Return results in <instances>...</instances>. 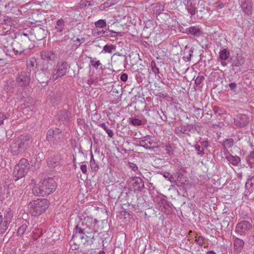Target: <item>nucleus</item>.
<instances>
[{
    "instance_id": "nucleus-1",
    "label": "nucleus",
    "mask_w": 254,
    "mask_h": 254,
    "mask_svg": "<svg viewBox=\"0 0 254 254\" xmlns=\"http://www.w3.org/2000/svg\"><path fill=\"white\" fill-rule=\"evenodd\" d=\"M103 236V234L96 235V233H95V234L93 235L91 238V236L86 235L81 230L80 224L77 225L74 229L72 238L70 240V243L74 249H76L81 245H91L96 241L99 243L100 241L101 240V237Z\"/></svg>"
},
{
    "instance_id": "nucleus-2",
    "label": "nucleus",
    "mask_w": 254,
    "mask_h": 254,
    "mask_svg": "<svg viewBox=\"0 0 254 254\" xmlns=\"http://www.w3.org/2000/svg\"><path fill=\"white\" fill-rule=\"evenodd\" d=\"M40 57L46 63L44 64L42 71L38 74V80L41 83H47L49 80V70L52 68V64L56 62L57 55L53 51L44 50L41 52Z\"/></svg>"
},
{
    "instance_id": "nucleus-3",
    "label": "nucleus",
    "mask_w": 254,
    "mask_h": 254,
    "mask_svg": "<svg viewBox=\"0 0 254 254\" xmlns=\"http://www.w3.org/2000/svg\"><path fill=\"white\" fill-rule=\"evenodd\" d=\"M57 188V183L52 178H48L35 184L32 190L35 196H44L54 192Z\"/></svg>"
},
{
    "instance_id": "nucleus-4",
    "label": "nucleus",
    "mask_w": 254,
    "mask_h": 254,
    "mask_svg": "<svg viewBox=\"0 0 254 254\" xmlns=\"http://www.w3.org/2000/svg\"><path fill=\"white\" fill-rule=\"evenodd\" d=\"M49 204V201L47 199L38 198L28 204L29 212L32 216H39L48 208Z\"/></svg>"
},
{
    "instance_id": "nucleus-5",
    "label": "nucleus",
    "mask_w": 254,
    "mask_h": 254,
    "mask_svg": "<svg viewBox=\"0 0 254 254\" xmlns=\"http://www.w3.org/2000/svg\"><path fill=\"white\" fill-rule=\"evenodd\" d=\"M46 139L56 147L62 146L65 140L64 132L59 128L49 129L47 132Z\"/></svg>"
},
{
    "instance_id": "nucleus-6",
    "label": "nucleus",
    "mask_w": 254,
    "mask_h": 254,
    "mask_svg": "<svg viewBox=\"0 0 254 254\" xmlns=\"http://www.w3.org/2000/svg\"><path fill=\"white\" fill-rule=\"evenodd\" d=\"M30 168V164L27 159L22 158L15 166L13 171V177L16 182L24 177L27 174Z\"/></svg>"
},
{
    "instance_id": "nucleus-7",
    "label": "nucleus",
    "mask_w": 254,
    "mask_h": 254,
    "mask_svg": "<svg viewBox=\"0 0 254 254\" xmlns=\"http://www.w3.org/2000/svg\"><path fill=\"white\" fill-rule=\"evenodd\" d=\"M69 67L66 62H61L57 63L55 68L53 69L52 74L50 73L49 80H56L63 77L67 72Z\"/></svg>"
},
{
    "instance_id": "nucleus-8",
    "label": "nucleus",
    "mask_w": 254,
    "mask_h": 254,
    "mask_svg": "<svg viewBox=\"0 0 254 254\" xmlns=\"http://www.w3.org/2000/svg\"><path fill=\"white\" fill-rule=\"evenodd\" d=\"M18 41L16 44L19 46L17 48L19 51V55L24 53L25 50L30 49L31 41L27 34L22 33L21 34L18 38Z\"/></svg>"
},
{
    "instance_id": "nucleus-9",
    "label": "nucleus",
    "mask_w": 254,
    "mask_h": 254,
    "mask_svg": "<svg viewBox=\"0 0 254 254\" xmlns=\"http://www.w3.org/2000/svg\"><path fill=\"white\" fill-rule=\"evenodd\" d=\"M252 227V224L249 221L243 220L237 224L235 232L239 236H245L249 234Z\"/></svg>"
},
{
    "instance_id": "nucleus-10",
    "label": "nucleus",
    "mask_w": 254,
    "mask_h": 254,
    "mask_svg": "<svg viewBox=\"0 0 254 254\" xmlns=\"http://www.w3.org/2000/svg\"><path fill=\"white\" fill-rule=\"evenodd\" d=\"M15 81L19 87L27 86L30 82V74L25 72H21L17 75Z\"/></svg>"
},
{
    "instance_id": "nucleus-11",
    "label": "nucleus",
    "mask_w": 254,
    "mask_h": 254,
    "mask_svg": "<svg viewBox=\"0 0 254 254\" xmlns=\"http://www.w3.org/2000/svg\"><path fill=\"white\" fill-rule=\"evenodd\" d=\"M13 216V212L10 208H7L4 212V221L2 226L0 228V234H3L7 229Z\"/></svg>"
},
{
    "instance_id": "nucleus-12",
    "label": "nucleus",
    "mask_w": 254,
    "mask_h": 254,
    "mask_svg": "<svg viewBox=\"0 0 254 254\" xmlns=\"http://www.w3.org/2000/svg\"><path fill=\"white\" fill-rule=\"evenodd\" d=\"M2 42L4 44L3 51L6 56L8 55V52H10L11 51H13L15 55L19 54V51L17 47L16 49L15 47H13V45H16V43H14L10 38H9L8 39L7 38H3Z\"/></svg>"
},
{
    "instance_id": "nucleus-13",
    "label": "nucleus",
    "mask_w": 254,
    "mask_h": 254,
    "mask_svg": "<svg viewBox=\"0 0 254 254\" xmlns=\"http://www.w3.org/2000/svg\"><path fill=\"white\" fill-rule=\"evenodd\" d=\"M144 139L140 140L138 144H136V146L144 148L147 150H152L158 145L157 142L154 141L149 136H145Z\"/></svg>"
},
{
    "instance_id": "nucleus-14",
    "label": "nucleus",
    "mask_w": 254,
    "mask_h": 254,
    "mask_svg": "<svg viewBox=\"0 0 254 254\" xmlns=\"http://www.w3.org/2000/svg\"><path fill=\"white\" fill-rule=\"evenodd\" d=\"M250 120L248 116L244 114H239L234 119V124L237 127L241 128L247 126Z\"/></svg>"
},
{
    "instance_id": "nucleus-15",
    "label": "nucleus",
    "mask_w": 254,
    "mask_h": 254,
    "mask_svg": "<svg viewBox=\"0 0 254 254\" xmlns=\"http://www.w3.org/2000/svg\"><path fill=\"white\" fill-rule=\"evenodd\" d=\"M17 139L19 141L21 149L23 152L29 147L32 142V138L28 134H22L17 137Z\"/></svg>"
},
{
    "instance_id": "nucleus-16",
    "label": "nucleus",
    "mask_w": 254,
    "mask_h": 254,
    "mask_svg": "<svg viewBox=\"0 0 254 254\" xmlns=\"http://www.w3.org/2000/svg\"><path fill=\"white\" fill-rule=\"evenodd\" d=\"M175 132L178 136H182V134H186L188 136H190V124H187L176 127Z\"/></svg>"
},
{
    "instance_id": "nucleus-17",
    "label": "nucleus",
    "mask_w": 254,
    "mask_h": 254,
    "mask_svg": "<svg viewBox=\"0 0 254 254\" xmlns=\"http://www.w3.org/2000/svg\"><path fill=\"white\" fill-rule=\"evenodd\" d=\"M133 188L135 190L141 191L144 188V182L140 177H134L131 182Z\"/></svg>"
},
{
    "instance_id": "nucleus-18",
    "label": "nucleus",
    "mask_w": 254,
    "mask_h": 254,
    "mask_svg": "<svg viewBox=\"0 0 254 254\" xmlns=\"http://www.w3.org/2000/svg\"><path fill=\"white\" fill-rule=\"evenodd\" d=\"M58 118L60 122L64 124L69 122L71 118V113L65 110H61L59 112Z\"/></svg>"
},
{
    "instance_id": "nucleus-19",
    "label": "nucleus",
    "mask_w": 254,
    "mask_h": 254,
    "mask_svg": "<svg viewBox=\"0 0 254 254\" xmlns=\"http://www.w3.org/2000/svg\"><path fill=\"white\" fill-rule=\"evenodd\" d=\"M10 151L13 155H17L23 152L19 144V141L15 138L10 145Z\"/></svg>"
},
{
    "instance_id": "nucleus-20",
    "label": "nucleus",
    "mask_w": 254,
    "mask_h": 254,
    "mask_svg": "<svg viewBox=\"0 0 254 254\" xmlns=\"http://www.w3.org/2000/svg\"><path fill=\"white\" fill-rule=\"evenodd\" d=\"M185 5L186 8L187 10L188 13L190 14L191 17L195 15L196 12L197 11L195 4L192 3L190 0H188L187 3L185 4Z\"/></svg>"
},
{
    "instance_id": "nucleus-21",
    "label": "nucleus",
    "mask_w": 254,
    "mask_h": 254,
    "mask_svg": "<svg viewBox=\"0 0 254 254\" xmlns=\"http://www.w3.org/2000/svg\"><path fill=\"white\" fill-rule=\"evenodd\" d=\"M15 81L10 82L5 87V90L8 94H12L15 91H18V87Z\"/></svg>"
},
{
    "instance_id": "nucleus-22",
    "label": "nucleus",
    "mask_w": 254,
    "mask_h": 254,
    "mask_svg": "<svg viewBox=\"0 0 254 254\" xmlns=\"http://www.w3.org/2000/svg\"><path fill=\"white\" fill-rule=\"evenodd\" d=\"M82 231H83L86 235L88 236H91V238L92 237L93 235L95 234L96 233V235L97 234H103L104 236L101 237V240H102V238L104 237L105 235L107 234H105L104 233H98L97 231L95 230L94 228L92 227V225H89V226H86V227L83 229H81Z\"/></svg>"
},
{
    "instance_id": "nucleus-23",
    "label": "nucleus",
    "mask_w": 254,
    "mask_h": 254,
    "mask_svg": "<svg viewBox=\"0 0 254 254\" xmlns=\"http://www.w3.org/2000/svg\"><path fill=\"white\" fill-rule=\"evenodd\" d=\"M187 33L188 34H191L195 37H199L201 34L202 32L198 26H191L187 29Z\"/></svg>"
},
{
    "instance_id": "nucleus-24",
    "label": "nucleus",
    "mask_w": 254,
    "mask_h": 254,
    "mask_svg": "<svg viewBox=\"0 0 254 254\" xmlns=\"http://www.w3.org/2000/svg\"><path fill=\"white\" fill-rule=\"evenodd\" d=\"M235 239L234 240V248L236 250L241 251L243 249L244 246V242L243 240L236 238L233 236Z\"/></svg>"
},
{
    "instance_id": "nucleus-25",
    "label": "nucleus",
    "mask_w": 254,
    "mask_h": 254,
    "mask_svg": "<svg viewBox=\"0 0 254 254\" xmlns=\"http://www.w3.org/2000/svg\"><path fill=\"white\" fill-rule=\"evenodd\" d=\"M241 7L243 11L247 15H250L252 13V7L250 3L246 1H244Z\"/></svg>"
},
{
    "instance_id": "nucleus-26",
    "label": "nucleus",
    "mask_w": 254,
    "mask_h": 254,
    "mask_svg": "<svg viewBox=\"0 0 254 254\" xmlns=\"http://www.w3.org/2000/svg\"><path fill=\"white\" fill-rule=\"evenodd\" d=\"M226 158L227 160L232 165H237L240 162V158L237 156H233L232 154H228L226 156Z\"/></svg>"
},
{
    "instance_id": "nucleus-27",
    "label": "nucleus",
    "mask_w": 254,
    "mask_h": 254,
    "mask_svg": "<svg viewBox=\"0 0 254 254\" xmlns=\"http://www.w3.org/2000/svg\"><path fill=\"white\" fill-rule=\"evenodd\" d=\"M230 52L227 49H224L219 52L218 60L225 61L230 57Z\"/></svg>"
},
{
    "instance_id": "nucleus-28",
    "label": "nucleus",
    "mask_w": 254,
    "mask_h": 254,
    "mask_svg": "<svg viewBox=\"0 0 254 254\" xmlns=\"http://www.w3.org/2000/svg\"><path fill=\"white\" fill-rule=\"evenodd\" d=\"M64 26V22L63 19H58L56 23L55 29L58 32H62Z\"/></svg>"
},
{
    "instance_id": "nucleus-29",
    "label": "nucleus",
    "mask_w": 254,
    "mask_h": 254,
    "mask_svg": "<svg viewBox=\"0 0 254 254\" xmlns=\"http://www.w3.org/2000/svg\"><path fill=\"white\" fill-rule=\"evenodd\" d=\"M90 165L91 169L96 172L99 169V166L97 163L96 162L92 153H91V159L90 161Z\"/></svg>"
},
{
    "instance_id": "nucleus-30",
    "label": "nucleus",
    "mask_w": 254,
    "mask_h": 254,
    "mask_svg": "<svg viewBox=\"0 0 254 254\" xmlns=\"http://www.w3.org/2000/svg\"><path fill=\"white\" fill-rule=\"evenodd\" d=\"M246 187L251 191L254 190V176L249 179L246 183Z\"/></svg>"
},
{
    "instance_id": "nucleus-31",
    "label": "nucleus",
    "mask_w": 254,
    "mask_h": 254,
    "mask_svg": "<svg viewBox=\"0 0 254 254\" xmlns=\"http://www.w3.org/2000/svg\"><path fill=\"white\" fill-rule=\"evenodd\" d=\"M193 116L197 119L201 118L203 116V110L193 106Z\"/></svg>"
},
{
    "instance_id": "nucleus-32",
    "label": "nucleus",
    "mask_w": 254,
    "mask_h": 254,
    "mask_svg": "<svg viewBox=\"0 0 254 254\" xmlns=\"http://www.w3.org/2000/svg\"><path fill=\"white\" fill-rule=\"evenodd\" d=\"M164 6L163 4L157 3L155 7L154 13L156 15L160 14L164 10Z\"/></svg>"
},
{
    "instance_id": "nucleus-33",
    "label": "nucleus",
    "mask_w": 254,
    "mask_h": 254,
    "mask_svg": "<svg viewBox=\"0 0 254 254\" xmlns=\"http://www.w3.org/2000/svg\"><path fill=\"white\" fill-rule=\"evenodd\" d=\"M98 126L103 128L106 131L110 137H113L114 135L113 130L112 129H109L105 123L100 124L98 125Z\"/></svg>"
},
{
    "instance_id": "nucleus-34",
    "label": "nucleus",
    "mask_w": 254,
    "mask_h": 254,
    "mask_svg": "<svg viewBox=\"0 0 254 254\" xmlns=\"http://www.w3.org/2000/svg\"><path fill=\"white\" fill-rule=\"evenodd\" d=\"M95 25L96 28H103L107 26L106 21L104 19H100L95 22Z\"/></svg>"
},
{
    "instance_id": "nucleus-35",
    "label": "nucleus",
    "mask_w": 254,
    "mask_h": 254,
    "mask_svg": "<svg viewBox=\"0 0 254 254\" xmlns=\"http://www.w3.org/2000/svg\"><path fill=\"white\" fill-rule=\"evenodd\" d=\"M62 99V97L61 93L60 92L56 91V93L53 94L52 100L53 101L54 103H56L61 101Z\"/></svg>"
},
{
    "instance_id": "nucleus-36",
    "label": "nucleus",
    "mask_w": 254,
    "mask_h": 254,
    "mask_svg": "<svg viewBox=\"0 0 254 254\" xmlns=\"http://www.w3.org/2000/svg\"><path fill=\"white\" fill-rule=\"evenodd\" d=\"M90 59H91L90 63L95 68L98 69L99 66H100V68H102V64L99 61H95L91 57H90Z\"/></svg>"
},
{
    "instance_id": "nucleus-37",
    "label": "nucleus",
    "mask_w": 254,
    "mask_h": 254,
    "mask_svg": "<svg viewBox=\"0 0 254 254\" xmlns=\"http://www.w3.org/2000/svg\"><path fill=\"white\" fill-rule=\"evenodd\" d=\"M116 47L113 45H106L103 47V51L105 53H112L113 50H115Z\"/></svg>"
},
{
    "instance_id": "nucleus-38",
    "label": "nucleus",
    "mask_w": 254,
    "mask_h": 254,
    "mask_svg": "<svg viewBox=\"0 0 254 254\" xmlns=\"http://www.w3.org/2000/svg\"><path fill=\"white\" fill-rule=\"evenodd\" d=\"M28 228V226L26 224H23L17 230V233L19 235H22Z\"/></svg>"
},
{
    "instance_id": "nucleus-39",
    "label": "nucleus",
    "mask_w": 254,
    "mask_h": 254,
    "mask_svg": "<svg viewBox=\"0 0 254 254\" xmlns=\"http://www.w3.org/2000/svg\"><path fill=\"white\" fill-rule=\"evenodd\" d=\"M233 144L234 140L232 138L227 139L223 142V145L228 148H231Z\"/></svg>"
},
{
    "instance_id": "nucleus-40",
    "label": "nucleus",
    "mask_w": 254,
    "mask_h": 254,
    "mask_svg": "<svg viewBox=\"0 0 254 254\" xmlns=\"http://www.w3.org/2000/svg\"><path fill=\"white\" fill-rule=\"evenodd\" d=\"M151 66L152 70V71L154 72V74H158L159 73V69L157 67L156 63L155 61H152L151 63Z\"/></svg>"
},
{
    "instance_id": "nucleus-41",
    "label": "nucleus",
    "mask_w": 254,
    "mask_h": 254,
    "mask_svg": "<svg viewBox=\"0 0 254 254\" xmlns=\"http://www.w3.org/2000/svg\"><path fill=\"white\" fill-rule=\"evenodd\" d=\"M190 133H193L195 132V131H197V132H199L200 127L198 125L190 124Z\"/></svg>"
},
{
    "instance_id": "nucleus-42",
    "label": "nucleus",
    "mask_w": 254,
    "mask_h": 254,
    "mask_svg": "<svg viewBox=\"0 0 254 254\" xmlns=\"http://www.w3.org/2000/svg\"><path fill=\"white\" fill-rule=\"evenodd\" d=\"M194 147L196 151L197 152V155H203L204 154L203 148L198 144H195L194 145Z\"/></svg>"
},
{
    "instance_id": "nucleus-43",
    "label": "nucleus",
    "mask_w": 254,
    "mask_h": 254,
    "mask_svg": "<svg viewBox=\"0 0 254 254\" xmlns=\"http://www.w3.org/2000/svg\"><path fill=\"white\" fill-rule=\"evenodd\" d=\"M203 76H198L195 79V84L196 86H200V84L204 80Z\"/></svg>"
},
{
    "instance_id": "nucleus-44",
    "label": "nucleus",
    "mask_w": 254,
    "mask_h": 254,
    "mask_svg": "<svg viewBox=\"0 0 254 254\" xmlns=\"http://www.w3.org/2000/svg\"><path fill=\"white\" fill-rule=\"evenodd\" d=\"M204 238L202 236L195 237V242L199 246H202L204 242Z\"/></svg>"
},
{
    "instance_id": "nucleus-45",
    "label": "nucleus",
    "mask_w": 254,
    "mask_h": 254,
    "mask_svg": "<svg viewBox=\"0 0 254 254\" xmlns=\"http://www.w3.org/2000/svg\"><path fill=\"white\" fill-rule=\"evenodd\" d=\"M213 112L215 114L218 115L219 116L223 114V111L216 106L213 107Z\"/></svg>"
},
{
    "instance_id": "nucleus-46",
    "label": "nucleus",
    "mask_w": 254,
    "mask_h": 254,
    "mask_svg": "<svg viewBox=\"0 0 254 254\" xmlns=\"http://www.w3.org/2000/svg\"><path fill=\"white\" fill-rule=\"evenodd\" d=\"M171 183L174 182L175 183V185H176L177 186H181L182 183H181L180 182H179L178 180L176 181L175 177H173V175H171L169 176V178L168 180Z\"/></svg>"
},
{
    "instance_id": "nucleus-47",
    "label": "nucleus",
    "mask_w": 254,
    "mask_h": 254,
    "mask_svg": "<svg viewBox=\"0 0 254 254\" xmlns=\"http://www.w3.org/2000/svg\"><path fill=\"white\" fill-rule=\"evenodd\" d=\"M130 123L133 126H140L142 124L141 121L136 118L132 119L130 121Z\"/></svg>"
},
{
    "instance_id": "nucleus-48",
    "label": "nucleus",
    "mask_w": 254,
    "mask_h": 254,
    "mask_svg": "<svg viewBox=\"0 0 254 254\" xmlns=\"http://www.w3.org/2000/svg\"><path fill=\"white\" fill-rule=\"evenodd\" d=\"M165 151L169 155H171L173 154V150L170 145H167L165 147Z\"/></svg>"
},
{
    "instance_id": "nucleus-49",
    "label": "nucleus",
    "mask_w": 254,
    "mask_h": 254,
    "mask_svg": "<svg viewBox=\"0 0 254 254\" xmlns=\"http://www.w3.org/2000/svg\"><path fill=\"white\" fill-rule=\"evenodd\" d=\"M93 31L97 33V34L96 36H103V35L105 34V31H104L103 30H100L98 28H94L93 30Z\"/></svg>"
},
{
    "instance_id": "nucleus-50",
    "label": "nucleus",
    "mask_w": 254,
    "mask_h": 254,
    "mask_svg": "<svg viewBox=\"0 0 254 254\" xmlns=\"http://www.w3.org/2000/svg\"><path fill=\"white\" fill-rule=\"evenodd\" d=\"M86 220L85 219H84L83 220H81L80 222H79L77 225L80 224V227L81 229H83L84 228L86 227V226H89V225H88L86 222Z\"/></svg>"
},
{
    "instance_id": "nucleus-51",
    "label": "nucleus",
    "mask_w": 254,
    "mask_h": 254,
    "mask_svg": "<svg viewBox=\"0 0 254 254\" xmlns=\"http://www.w3.org/2000/svg\"><path fill=\"white\" fill-rule=\"evenodd\" d=\"M128 166L133 171H136L138 170L137 165L134 163L129 162Z\"/></svg>"
},
{
    "instance_id": "nucleus-52",
    "label": "nucleus",
    "mask_w": 254,
    "mask_h": 254,
    "mask_svg": "<svg viewBox=\"0 0 254 254\" xmlns=\"http://www.w3.org/2000/svg\"><path fill=\"white\" fill-rule=\"evenodd\" d=\"M6 119L5 115L0 112V126L3 124V121Z\"/></svg>"
},
{
    "instance_id": "nucleus-53",
    "label": "nucleus",
    "mask_w": 254,
    "mask_h": 254,
    "mask_svg": "<svg viewBox=\"0 0 254 254\" xmlns=\"http://www.w3.org/2000/svg\"><path fill=\"white\" fill-rule=\"evenodd\" d=\"M120 79L122 81L124 82H126L127 81L128 79V75L127 73H124L121 74L120 76Z\"/></svg>"
},
{
    "instance_id": "nucleus-54",
    "label": "nucleus",
    "mask_w": 254,
    "mask_h": 254,
    "mask_svg": "<svg viewBox=\"0 0 254 254\" xmlns=\"http://www.w3.org/2000/svg\"><path fill=\"white\" fill-rule=\"evenodd\" d=\"M229 86L230 89L233 91H235L237 89V85L235 82L230 83Z\"/></svg>"
},
{
    "instance_id": "nucleus-55",
    "label": "nucleus",
    "mask_w": 254,
    "mask_h": 254,
    "mask_svg": "<svg viewBox=\"0 0 254 254\" xmlns=\"http://www.w3.org/2000/svg\"><path fill=\"white\" fill-rule=\"evenodd\" d=\"M192 51L190 50L188 52H185L186 58L187 59L188 61H190V58L192 56Z\"/></svg>"
},
{
    "instance_id": "nucleus-56",
    "label": "nucleus",
    "mask_w": 254,
    "mask_h": 254,
    "mask_svg": "<svg viewBox=\"0 0 254 254\" xmlns=\"http://www.w3.org/2000/svg\"><path fill=\"white\" fill-rule=\"evenodd\" d=\"M80 169L83 174H86L87 173V166L86 165L82 164L80 166Z\"/></svg>"
},
{
    "instance_id": "nucleus-57",
    "label": "nucleus",
    "mask_w": 254,
    "mask_h": 254,
    "mask_svg": "<svg viewBox=\"0 0 254 254\" xmlns=\"http://www.w3.org/2000/svg\"><path fill=\"white\" fill-rule=\"evenodd\" d=\"M224 6V4L220 1H218L216 3V8L217 9H221V8H223Z\"/></svg>"
},
{
    "instance_id": "nucleus-58",
    "label": "nucleus",
    "mask_w": 254,
    "mask_h": 254,
    "mask_svg": "<svg viewBox=\"0 0 254 254\" xmlns=\"http://www.w3.org/2000/svg\"><path fill=\"white\" fill-rule=\"evenodd\" d=\"M156 201L159 203L164 204L166 202V200L164 198L158 197L156 198Z\"/></svg>"
},
{
    "instance_id": "nucleus-59",
    "label": "nucleus",
    "mask_w": 254,
    "mask_h": 254,
    "mask_svg": "<svg viewBox=\"0 0 254 254\" xmlns=\"http://www.w3.org/2000/svg\"><path fill=\"white\" fill-rule=\"evenodd\" d=\"M82 5H84L85 6H92L93 4L91 3V1H85L82 4Z\"/></svg>"
},
{
    "instance_id": "nucleus-60",
    "label": "nucleus",
    "mask_w": 254,
    "mask_h": 254,
    "mask_svg": "<svg viewBox=\"0 0 254 254\" xmlns=\"http://www.w3.org/2000/svg\"><path fill=\"white\" fill-rule=\"evenodd\" d=\"M201 144H202V145L203 146L202 148H203V149L204 148H205V149L207 148V147L208 146V143L207 141H203V142H201Z\"/></svg>"
},
{
    "instance_id": "nucleus-61",
    "label": "nucleus",
    "mask_w": 254,
    "mask_h": 254,
    "mask_svg": "<svg viewBox=\"0 0 254 254\" xmlns=\"http://www.w3.org/2000/svg\"><path fill=\"white\" fill-rule=\"evenodd\" d=\"M111 91L113 93H116V94H119L120 93L119 90L114 87H113Z\"/></svg>"
},
{
    "instance_id": "nucleus-62",
    "label": "nucleus",
    "mask_w": 254,
    "mask_h": 254,
    "mask_svg": "<svg viewBox=\"0 0 254 254\" xmlns=\"http://www.w3.org/2000/svg\"><path fill=\"white\" fill-rule=\"evenodd\" d=\"M163 176L164 178H165L166 179L168 180L169 178V176L171 175V174L168 172H165L163 173Z\"/></svg>"
},
{
    "instance_id": "nucleus-63",
    "label": "nucleus",
    "mask_w": 254,
    "mask_h": 254,
    "mask_svg": "<svg viewBox=\"0 0 254 254\" xmlns=\"http://www.w3.org/2000/svg\"><path fill=\"white\" fill-rule=\"evenodd\" d=\"M4 215L3 216L1 212H0V225L1 224H3V221H4Z\"/></svg>"
},
{
    "instance_id": "nucleus-64",
    "label": "nucleus",
    "mask_w": 254,
    "mask_h": 254,
    "mask_svg": "<svg viewBox=\"0 0 254 254\" xmlns=\"http://www.w3.org/2000/svg\"><path fill=\"white\" fill-rule=\"evenodd\" d=\"M233 65L235 66H239L241 65V64L239 62V61H234L233 63Z\"/></svg>"
}]
</instances>
